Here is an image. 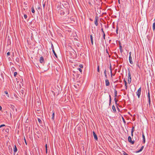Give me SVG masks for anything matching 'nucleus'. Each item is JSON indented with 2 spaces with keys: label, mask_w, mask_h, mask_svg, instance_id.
Returning a JSON list of instances; mask_svg holds the SVG:
<instances>
[{
  "label": "nucleus",
  "mask_w": 155,
  "mask_h": 155,
  "mask_svg": "<svg viewBox=\"0 0 155 155\" xmlns=\"http://www.w3.org/2000/svg\"><path fill=\"white\" fill-rule=\"evenodd\" d=\"M128 83L130 84L131 82V75L130 72V71H129L128 72Z\"/></svg>",
  "instance_id": "f257e3e1"
},
{
  "label": "nucleus",
  "mask_w": 155,
  "mask_h": 155,
  "mask_svg": "<svg viewBox=\"0 0 155 155\" xmlns=\"http://www.w3.org/2000/svg\"><path fill=\"white\" fill-rule=\"evenodd\" d=\"M58 12L60 13V14L61 15H64L65 13L64 11L63 10V9L61 8H60L59 9Z\"/></svg>",
  "instance_id": "f03ea898"
},
{
  "label": "nucleus",
  "mask_w": 155,
  "mask_h": 155,
  "mask_svg": "<svg viewBox=\"0 0 155 155\" xmlns=\"http://www.w3.org/2000/svg\"><path fill=\"white\" fill-rule=\"evenodd\" d=\"M141 87H140L138 89L137 91V94L138 96V97L139 98L140 97V95L141 92Z\"/></svg>",
  "instance_id": "7ed1b4c3"
},
{
  "label": "nucleus",
  "mask_w": 155,
  "mask_h": 155,
  "mask_svg": "<svg viewBox=\"0 0 155 155\" xmlns=\"http://www.w3.org/2000/svg\"><path fill=\"white\" fill-rule=\"evenodd\" d=\"M128 141L129 142L131 143L132 144H134V141H132L131 138L130 136H129L128 137Z\"/></svg>",
  "instance_id": "20e7f679"
},
{
  "label": "nucleus",
  "mask_w": 155,
  "mask_h": 155,
  "mask_svg": "<svg viewBox=\"0 0 155 155\" xmlns=\"http://www.w3.org/2000/svg\"><path fill=\"white\" fill-rule=\"evenodd\" d=\"M98 18V17L97 16H96L95 17V20L94 21V23L96 26H97L98 25V23H97V20Z\"/></svg>",
  "instance_id": "39448f33"
},
{
  "label": "nucleus",
  "mask_w": 155,
  "mask_h": 155,
  "mask_svg": "<svg viewBox=\"0 0 155 155\" xmlns=\"http://www.w3.org/2000/svg\"><path fill=\"white\" fill-rule=\"evenodd\" d=\"M129 61L130 64H133V62L132 61V58L131 56L129 55Z\"/></svg>",
  "instance_id": "423d86ee"
},
{
  "label": "nucleus",
  "mask_w": 155,
  "mask_h": 155,
  "mask_svg": "<svg viewBox=\"0 0 155 155\" xmlns=\"http://www.w3.org/2000/svg\"><path fill=\"white\" fill-rule=\"evenodd\" d=\"M44 58L41 56L40 57V62L41 63H44Z\"/></svg>",
  "instance_id": "0eeeda50"
},
{
  "label": "nucleus",
  "mask_w": 155,
  "mask_h": 155,
  "mask_svg": "<svg viewBox=\"0 0 155 155\" xmlns=\"http://www.w3.org/2000/svg\"><path fill=\"white\" fill-rule=\"evenodd\" d=\"M105 83L106 86H109L110 84V82L108 79H106L105 80Z\"/></svg>",
  "instance_id": "6e6552de"
},
{
  "label": "nucleus",
  "mask_w": 155,
  "mask_h": 155,
  "mask_svg": "<svg viewBox=\"0 0 155 155\" xmlns=\"http://www.w3.org/2000/svg\"><path fill=\"white\" fill-rule=\"evenodd\" d=\"M93 135L94 136V138L95 139V140H97V136L96 134L95 133L94 131L93 132Z\"/></svg>",
  "instance_id": "1a4fd4ad"
},
{
  "label": "nucleus",
  "mask_w": 155,
  "mask_h": 155,
  "mask_svg": "<svg viewBox=\"0 0 155 155\" xmlns=\"http://www.w3.org/2000/svg\"><path fill=\"white\" fill-rule=\"evenodd\" d=\"M117 92L115 89H114V98H117Z\"/></svg>",
  "instance_id": "9d476101"
},
{
  "label": "nucleus",
  "mask_w": 155,
  "mask_h": 155,
  "mask_svg": "<svg viewBox=\"0 0 155 155\" xmlns=\"http://www.w3.org/2000/svg\"><path fill=\"white\" fill-rule=\"evenodd\" d=\"M142 137L143 138V143H145V138L143 133H142Z\"/></svg>",
  "instance_id": "9b49d317"
},
{
  "label": "nucleus",
  "mask_w": 155,
  "mask_h": 155,
  "mask_svg": "<svg viewBox=\"0 0 155 155\" xmlns=\"http://www.w3.org/2000/svg\"><path fill=\"white\" fill-rule=\"evenodd\" d=\"M144 147L143 146H142L141 147V148L139 150H138L137 151H136V153H139V152H140L142 150H143V149Z\"/></svg>",
  "instance_id": "f8f14e48"
},
{
  "label": "nucleus",
  "mask_w": 155,
  "mask_h": 155,
  "mask_svg": "<svg viewBox=\"0 0 155 155\" xmlns=\"http://www.w3.org/2000/svg\"><path fill=\"white\" fill-rule=\"evenodd\" d=\"M134 127H133L132 129H131V135L132 136H133V133L134 132Z\"/></svg>",
  "instance_id": "ddd939ff"
},
{
  "label": "nucleus",
  "mask_w": 155,
  "mask_h": 155,
  "mask_svg": "<svg viewBox=\"0 0 155 155\" xmlns=\"http://www.w3.org/2000/svg\"><path fill=\"white\" fill-rule=\"evenodd\" d=\"M147 97L148 98V99H150V91L149 90H148V95H147Z\"/></svg>",
  "instance_id": "4468645a"
},
{
  "label": "nucleus",
  "mask_w": 155,
  "mask_h": 155,
  "mask_svg": "<svg viewBox=\"0 0 155 155\" xmlns=\"http://www.w3.org/2000/svg\"><path fill=\"white\" fill-rule=\"evenodd\" d=\"M112 108L114 112H116L115 107L114 105H113Z\"/></svg>",
  "instance_id": "2eb2a0df"
},
{
  "label": "nucleus",
  "mask_w": 155,
  "mask_h": 155,
  "mask_svg": "<svg viewBox=\"0 0 155 155\" xmlns=\"http://www.w3.org/2000/svg\"><path fill=\"white\" fill-rule=\"evenodd\" d=\"M92 45H93V38L91 35H90Z\"/></svg>",
  "instance_id": "dca6fc26"
},
{
  "label": "nucleus",
  "mask_w": 155,
  "mask_h": 155,
  "mask_svg": "<svg viewBox=\"0 0 155 155\" xmlns=\"http://www.w3.org/2000/svg\"><path fill=\"white\" fill-rule=\"evenodd\" d=\"M153 31H154L155 30V22L153 24Z\"/></svg>",
  "instance_id": "f3484780"
},
{
  "label": "nucleus",
  "mask_w": 155,
  "mask_h": 155,
  "mask_svg": "<svg viewBox=\"0 0 155 155\" xmlns=\"http://www.w3.org/2000/svg\"><path fill=\"white\" fill-rule=\"evenodd\" d=\"M17 151V148L16 146L15 145V147H14V151L15 152H16Z\"/></svg>",
  "instance_id": "a211bd4d"
},
{
  "label": "nucleus",
  "mask_w": 155,
  "mask_h": 155,
  "mask_svg": "<svg viewBox=\"0 0 155 155\" xmlns=\"http://www.w3.org/2000/svg\"><path fill=\"white\" fill-rule=\"evenodd\" d=\"M54 112H53V113H52V117H51V119L53 120H54Z\"/></svg>",
  "instance_id": "6ab92c4d"
},
{
  "label": "nucleus",
  "mask_w": 155,
  "mask_h": 155,
  "mask_svg": "<svg viewBox=\"0 0 155 155\" xmlns=\"http://www.w3.org/2000/svg\"><path fill=\"white\" fill-rule=\"evenodd\" d=\"M106 53L107 54H106V55H108L109 57H110V55L108 53V50H107V48H106Z\"/></svg>",
  "instance_id": "aec40b11"
},
{
  "label": "nucleus",
  "mask_w": 155,
  "mask_h": 155,
  "mask_svg": "<svg viewBox=\"0 0 155 155\" xmlns=\"http://www.w3.org/2000/svg\"><path fill=\"white\" fill-rule=\"evenodd\" d=\"M114 101L115 102V104L117 105V102L118 101V100L117 99V98H114Z\"/></svg>",
  "instance_id": "412c9836"
},
{
  "label": "nucleus",
  "mask_w": 155,
  "mask_h": 155,
  "mask_svg": "<svg viewBox=\"0 0 155 155\" xmlns=\"http://www.w3.org/2000/svg\"><path fill=\"white\" fill-rule=\"evenodd\" d=\"M53 53L54 54V56H55V57L57 58V54H56V53L55 52V51L54 50H53V51H52Z\"/></svg>",
  "instance_id": "4be33fe9"
},
{
  "label": "nucleus",
  "mask_w": 155,
  "mask_h": 155,
  "mask_svg": "<svg viewBox=\"0 0 155 155\" xmlns=\"http://www.w3.org/2000/svg\"><path fill=\"white\" fill-rule=\"evenodd\" d=\"M31 12L32 13H34L35 12V10H34V8L33 7H32L31 8Z\"/></svg>",
  "instance_id": "5701e85b"
},
{
  "label": "nucleus",
  "mask_w": 155,
  "mask_h": 155,
  "mask_svg": "<svg viewBox=\"0 0 155 155\" xmlns=\"http://www.w3.org/2000/svg\"><path fill=\"white\" fill-rule=\"evenodd\" d=\"M45 5H46V2H45L44 3H43V8L44 9L45 8Z\"/></svg>",
  "instance_id": "b1692460"
},
{
  "label": "nucleus",
  "mask_w": 155,
  "mask_h": 155,
  "mask_svg": "<svg viewBox=\"0 0 155 155\" xmlns=\"http://www.w3.org/2000/svg\"><path fill=\"white\" fill-rule=\"evenodd\" d=\"M104 75H105V77H106V78H107V74H106V70H105L104 71Z\"/></svg>",
  "instance_id": "393cba45"
},
{
  "label": "nucleus",
  "mask_w": 155,
  "mask_h": 155,
  "mask_svg": "<svg viewBox=\"0 0 155 155\" xmlns=\"http://www.w3.org/2000/svg\"><path fill=\"white\" fill-rule=\"evenodd\" d=\"M5 93L7 95L8 97H9V95L8 94V92L7 91H5Z\"/></svg>",
  "instance_id": "a878e982"
},
{
  "label": "nucleus",
  "mask_w": 155,
  "mask_h": 155,
  "mask_svg": "<svg viewBox=\"0 0 155 155\" xmlns=\"http://www.w3.org/2000/svg\"><path fill=\"white\" fill-rule=\"evenodd\" d=\"M45 148H46V153H47V144H46L45 145Z\"/></svg>",
  "instance_id": "bb28decb"
},
{
  "label": "nucleus",
  "mask_w": 155,
  "mask_h": 155,
  "mask_svg": "<svg viewBox=\"0 0 155 155\" xmlns=\"http://www.w3.org/2000/svg\"><path fill=\"white\" fill-rule=\"evenodd\" d=\"M18 73L17 72H15L14 73V76L15 77L16 75Z\"/></svg>",
  "instance_id": "cd10ccee"
},
{
  "label": "nucleus",
  "mask_w": 155,
  "mask_h": 155,
  "mask_svg": "<svg viewBox=\"0 0 155 155\" xmlns=\"http://www.w3.org/2000/svg\"><path fill=\"white\" fill-rule=\"evenodd\" d=\"M51 48L52 50V51H53V50H54V46L52 44H51Z\"/></svg>",
  "instance_id": "c85d7f7f"
},
{
  "label": "nucleus",
  "mask_w": 155,
  "mask_h": 155,
  "mask_svg": "<svg viewBox=\"0 0 155 155\" xmlns=\"http://www.w3.org/2000/svg\"><path fill=\"white\" fill-rule=\"evenodd\" d=\"M24 18L25 19H26L27 18V16L26 14H24Z\"/></svg>",
  "instance_id": "c756f323"
},
{
  "label": "nucleus",
  "mask_w": 155,
  "mask_h": 155,
  "mask_svg": "<svg viewBox=\"0 0 155 155\" xmlns=\"http://www.w3.org/2000/svg\"><path fill=\"white\" fill-rule=\"evenodd\" d=\"M118 26H117V29H116V32L117 34H118Z\"/></svg>",
  "instance_id": "7c9ffc66"
},
{
  "label": "nucleus",
  "mask_w": 155,
  "mask_h": 155,
  "mask_svg": "<svg viewBox=\"0 0 155 155\" xmlns=\"http://www.w3.org/2000/svg\"><path fill=\"white\" fill-rule=\"evenodd\" d=\"M125 89L126 90L127 89V82L126 83H125Z\"/></svg>",
  "instance_id": "2f4dec72"
},
{
  "label": "nucleus",
  "mask_w": 155,
  "mask_h": 155,
  "mask_svg": "<svg viewBox=\"0 0 155 155\" xmlns=\"http://www.w3.org/2000/svg\"><path fill=\"white\" fill-rule=\"evenodd\" d=\"M38 121L40 123H41V122H42V121H41V120L39 119V118H38Z\"/></svg>",
  "instance_id": "473e14b6"
},
{
  "label": "nucleus",
  "mask_w": 155,
  "mask_h": 155,
  "mask_svg": "<svg viewBox=\"0 0 155 155\" xmlns=\"http://www.w3.org/2000/svg\"><path fill=\"white\" fill-rule=\"evenodd\" d=\"M150 99H148L149 104L150 106Z\"/></svg>",
  "instance_id": "72a5a7b5"
},
{
  "label": "nucleus",
  "mask_w": 155,
  "mask_h": 155,
  "mask_svg": "<svg viewBox=\"0 0 155 155\" xmlns=\"http://www.w3.org/2000/svg\"><path fill=\"white\" fill-rule=\"evenodd\" d=\"M5 131L6 132H7V133H8V132H9L8 129H6L5 130Z\"/></svg>",
  "instance_id": "f704fd0d"
},
{
  "label": "nucleus",
  "mask_w": 155,
  "mask_h": 155,
  "mask_svg": "<svg viewBox=\"0 0 155 155\" xmlns=\"http://www.w3.org/2000/svg\"><path fill=\"white\" fill-rule=\"evenodd\" d=\"M110 73H111L112 74V69H111V65H110Z\"/></svg>",
  "instance_id": "c9c22d12"
},
{
  "label": "nucleus",
  "mask_w": 155,
  "mask_h": 155,
  "mask_svg": "<svg viewBox=\"0 0 155 155\" xmlns=\"http://www.w3.org/2000/svg\"><path fill=\"white\" fill-rule=\"evenodd\" d=\"M122 118L123 121V122L124 123H126L123 117H122Z\"/></svg>",
  "instance_id": "e433bc0d"
},
{
  "label": "nucleus",
  "mask_w": 155,
  "mask_h": 155,
  "mask_svg": "<svg viewBox=\"0 0 155 155\" xmlns=\"http://www.w3.org/2000/svg\"><path fill=\"white\" fill-rule=\"evenodd\" d=\"M5 126V124H2L0 126V128L3 127H4Z\"/></svg>",
  "instance_id": "4c0bfd02"
},
{
  "label": "nucleus",
  "mask_w": 155,
  "mask_h": 155,
  "mask_svg": "<svg viewBox=\"0 0 155 155\" xmlns=\"http://www.w3.org/2000/svg\"><path fill=\"white\" fill-rule=\"evenodd\" d=\"M97 71L99 72V66H98L97 67Z\"/></svg>",
  "instance_id": "58836bf2"
},
{
  "label": "nucleus",
  "mask_w": 155,
  "mask_h": 155,
  "mask_svg": "<svg viewBox=\"0 0 155 155\" xmlns=\"http://www.w3.org/2000/svg\"><path fill=\"white\" fill-rule=\"evenodd\" d=\"M103 36L104 38V39H105V33H103Z\"/></svg>",
  "instance_id": "ea45409f"
},
{
  "label": "nucleus",
  "mask_w": 155,
  "mask_h": 155,
  "mask_svg": "<svg viewBox=\"0 0 155 155\" xmlns=\"http://www.w3.org/2000/svg\"><path fill=\"white\" fill-rule=\"evenodd\" d=\"M123 154L124 155H128L127 153L125 152H124Z\"/></svg>",
  "instance_id": "a19ab883"
},
{
  "label": "nucleus",
  "mask_w": 155,
  "mask_h": 155,
  "mask_svg": "<svg viewBox=\"0 0 155 155\" xmlns=\"http://www.w3.org/2000/svg\"><path fill=\"white\" fill-rule=\"evenodd\" d=\"M79 67L81 68H83V66L82 65V64H80L79 65Z\"/></svg>",
  "instance_id": "79ce46f5"
},
{
  "label": "nucleus",
  "mask_w": 155,
  "mask_h": 155,
  "mask_svg": "<svg viewBox=\"0 0 155 155\" xmlns=\"http://www.w3.org/2000/svg\"><path fill=\"white\" fill-rule=\"evenodd\" d=\"M10 52H7V56H9L10 55Z\"/></svg>",
  "instance_id": "37998d69"
},
{
  "label": "nucleus",
  "mask_w": 155,
  "mask_h": 155,
  "mask_svg": "<svg viewBox=\"0 0 155 155\" xmlns=\"http://www.w3.org/2000/svg\"><path fill=\"white\" fill-rule=\"evenodd\" d=\"M79 71L80 72H82V70H81V68H79V69H78Z\"/></svg>",
  "instance_id": "c03bdc74"
},
{
  "label": "nucleus",
  "mask_w": 155,
  "mask_h": 155,
  "mask_svg": "<svg viewBox=\"0 0 155 155\" xmlns=\"http://www.w3.org/2000/svg\"><path fill=\"white\" fill-rule=\"evenodd\" d=\"M111 100H109V105H110V104H111Z\"/></svg>",
  "instance_id": "a18cd8bd"
},
{
  "label": "nucleus",
  "mask_w": 155,
  "mask_h": 155,
  "mask_svg": "<svg viewBox=\"0 0 155 155\" xmlns=\"http://www.w3.org/2000/svg\"><path fill=\"white\" fill-rule=\"evenodd\" d=\"M120 52L121 53H122V52H123V50L122 49H120Z\"/></svg>",
  "instance_id": "49530a36"
},
{
  "label": "nucleus",
  "mask_w": 155,
  "mask_h": 155,
  "mask_svg": "<svg viewBox=\"0 0 155 155\" xmlns=\"http://www.w3.org/2000/svg\"><path fill=\"white\" fill-rule=\"evenodd\" d=\"M101 31H102V32H103V33H104V30H103V28H102L101 29Z\"/></svg>",
  "instance_id": "de8ad7c7"
},
{
  "label": "nucleus",
  "mask_w": 155,
  "mask_h": 155,
  "mask_svg": "<svg viewBox=\"0 0 155 155\" xmlns=\"http://www.w3.org/2000/svg\"><path fill=\"white\" fill-rule=\"evenodd\" d=\"M119 49H122V47L121 45H120V46H119Z\"/></svg>",
  "instance_id": "09e8293b"
},
{
  "label": "nucleus",
  "mask_w": 155,
  "mask_h": 155,
  "mask_svg": "<svg viewBox=\"0 0 155 155\" xmlns=\"http://www.w3.org/2000/svg\"><path fill=\"white\" fill-rule=\"evenodd\" d=\"M109 100H111V96H110V95H109Z\"/></svg>",
  "instance_id": "8fccbe9b"
},
{
  "label": "nucleus",
  "mask_w": 155,
  "mask_h": 155,
  "mask_svg": "<svg viewBox=\"0 0 155 155\" xmlns=\"http://www.w3.org/2000/svg\"><path fill=\"white\" fill-rule=\"evenodd\" d=\"M137 66L138 67V68H140V66L139 64H137Z\"/></svg>",
  "instance_id": "3c124183"
},
{
  "label": "nucleus",
  "mask_w": 155,
  "mask_h": 155,
  "mask_svg": "<svg viewBox=\"0 0 155 155\" xmlns=\"http://www.w3.org/2000/svg\"><path fill=\"white\" fill-rule=\"evenodd\" d=\"M24 140H25V143L26 144H27V142H26V140H25V137H24Z\"/></svg>",
  "instance_id": "603ef678"
},
{
  "label": "nucleus",
  "mask_w": 155,
  "mask_h": 155,
  "mask_svg": "<svg viewBox=\"0 0 155 155\" xmlns=\"http://www.w3.org/2000/svg\"><path fill=\"white\" fill-rule=\"evenodd\" d=\"M2 110V107L0 105V110Z\"/></svg>",
  "instance_id": "864d4df0"
},
{
  "label": "nucleus",
  "mask_w": 155,
  "mask_h": 155,
  "mask_svg": "<svg viewBox=\"0 0 155 155\" xmlns=\"http://www.w3.org/2000/svg\"><path fill=\"white\" fill-rule=\"evenodd\" d=\"M119 46H120V45H121V42H120V41H119Z\"/></svg>",
  "instance_id": "5fc2aeb1"
},
{
  "label": "nucleus",
  "mask_w": 155,
  "mask_h": 155,
  "mask_svg": "<svg viewBox=\"0 0 155 155\" xmlns=\"http://www.w3.org/2000/svg\"><path fill=\"white\" fill-rule=\"evenodd\" d=\"M131 52H130L129 53V55H130V56H131Z\"/></svg>",
  "instance_id": "6e6d98bb"
},
{
  "label": "nucleus",
  "mask_w": 155,
  "mask_h": 155,
  "mask_svg": "<svg viewBox=\"0 0 155 155\" xmlns=\"http://www.w3.org/2000/svg\"><path fill=\"white\" fill-rule=\"evenodd\" d=\"M118 2L119 4L120 3V0H118Z\"/></svg>",
  "instance_id": "4d7b16f0"
},
{
  "label": "nucleus",
  "mask_w": 155,
  "mask_h": 155,
  "mask_svg": "<svg viewBox=\"0 0 155 155\" xmlns=\"http://www.w3.org/2000/svg\"><path fill=\"white\" fill-rule=\"evenodd\" d=\"M124 83H127V82L125 80V79H124Z\"/></svg>",
  "instance_id": "13d9d810"
},
{
  "label": "nucleus",
  "mask_w": 155,
  "mask_h": 155,
  "mask_svg": "<svg viewBox=\"0 0 155 155\" xmlns=\"http://www.w3.org/2000/svg\"><path fill=\"white\" fill-rule=\"evenodd\" d=\"M110 74H111V77H112V75H113L112 74H112H111V73H110Z\"/></svg>",
  "instance_id": "bf43d9fd"
},
{
  "label": "nucleus",
  "mask_w": 155,
  "mask_h": 155,
  "mask_svg": "<svg viewBox=\"0 0 155 155\" xmlns=\"http://www.w3.org/2000/svg\"><path fill=\"white\" fill-rule=\"evenodd\" d=\"M117 108H118L117 110H119V108L118 107H117Z\"/></svg>",
  "instance_id": "052dcab7"
},
{
  "label": "nucleus",
  "mask_w": 155,
  "mask_h": 155,
  "mask_svg": "<svg viewBox=\"0 0 155 155\" xmlns=\"http://www.w3.org/2000/svg\"><path fill=\"white\" fill-rule=\"evenodd\" d=\"M117 108H118L117 110H119V108L118 107H117Z\"/></svg>",
  "instance_id": "680f3d73"
}]
</instances>
